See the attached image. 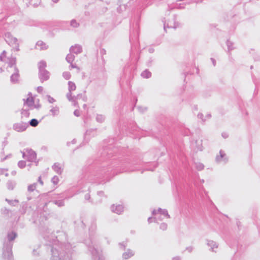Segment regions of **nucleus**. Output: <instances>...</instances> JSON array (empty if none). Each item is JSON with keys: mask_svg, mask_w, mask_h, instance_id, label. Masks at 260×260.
<instances>
[{"mask_svg": "<svg viewBox=\"0 0 260 260\" xmlns=\"http://www.w3.org/2000/svg\"><path fill=\"white\" fill-rule=\"evenodd\" d=\"M196 167L199 170H202L204 169V166L203 164L198 163L197 164Z\"/></svg>", "mask_w": 260, "mask_h": 260, "instance_id": "0eeeda50", "label": "nucleus"}, {"mask_svg": "<svg viewBox=\"0 0 260 260\" xmlns=\"http://www.w3.org/2000/svg\"><path fill=\"white\" fill-rule=\"evenodd\" d=\"M18 165L20 168H23L26 165L25 162L24 161H20L18 163Z\"/></svg>", "mask_w": 260, "mask_h": 260, "instance_id": "6e6552de", "label": "nucleus"}, {"mask_svg": "<svg viewBox=\"0 0 260 260\" xmlns=\"http://www.w3.org/2000/svg\"><path fill=\"white\" fill-rule=\"evenodd\" d=\"M118 208H121V207L120 206H118Z\"/></svg>", "mask_w": 260, "mask_h": 260, "instance_id": "9b49d317", "label": "nucleus"}, {"mask_svg": "<svg viewBox=\"0 0 260 260\" xmlns=\"http://www.w3.org/2000/svg\"><path fill=\"white\" fill-rule=\"evenodd\" d=\"M15 129L18 132L24 131L27 128V124L21 123H17L15 126Z\"/></svg>", "mask_w": 260, "mask_h": 260, "instance_id": "f03ea898", "label": "nucleus"}, {"mask_svg": "<svg viewBox=\"0 0 260 260\" xmlns=\"http://www.w3.org/2000/svg\"><path fill=\"white\" fill-rule=\"evenodd\" d=\"M34 100L32 97H29L27 98L26 101V104H27L28 106H31L34 104Z\"/></svg>", "mask_w": 260, "mask_h": 260, "instance_id": "20e7f679", "label": "nucleus"}, {"mask_svg": "<svg viewBox=\"0 0 260 260\" xmlns=\"http://www.w3.org/2000/svg\"><path fill=\"white\" fill-rule=\"evenodd\" d=\"M134 255V253L131 250H128L126 252H124L123 254V257L125 259H128L129 257H132Z\"/></svg>", "mask_w": 260, "mask_h": 260, "instance_id": "7ed1b4c3", "label": "nucleus"}, {"mask_svg": "<svg viewBox=\"0 0 260 260\" xmlns=\"http://www.w3.org/2000/svg\"><path fill=\"white\" fill-rule=\"evenodd\" d=\"M71 24L73 26H77V25H78V24L76 23V22L75 21H72L71 22Z\"/></svg>", "mask_w": 260, "mask_h": 260, "instance_id": "1a4fd4ad", "label": "nucleus"}, {"mask_svg": "<svg viewBox=\"0 0 260 260\" xmlns=\"http://www.w3.org/2000/svg\"><path fill=\"white\" fill-rule=\"evenodd\" d=\"M23 157L29 161H34L36 159L37 155L33 150L26 149L23 152Z\"/></svg>", "mask_w": 260, "mask_h": 260, "instance_id": "f257e3e1", "label": "nucleus"}, {"mask_svg": "<svg viewBox=\"0 0 260 260\" xmlns=\"http://www.w3.org/2000/svg\"><path fill=\"white\" fill-rule=\"evenodd\" d=\"M39 181L40 183L41 184H43V182L42 180H41V177H39Z\"/></svg>", "mask_w": 260, "mask_h": 260, "instance_id": "9d476101", "label": "nucleus"}, {"mask_svg": "<svg viewBox=\"0 0 260 260\" xmlns=\"http://www.w3.org/2000/svg\"><path fill=\"white\" fill-rule=\"evenodd\" d=\"M38 120L36 119H32L30 121V124L32 126H36L38 125Z\"/></svg>", "mask_w": 260, "mask_h": 260, "instance_id": "423d86ee", "label": "nucleus"}, {"mask_svg": "<svg viewBox=\"0 0 260 260\" xmlns=\"http://www.w3.org/2000/svg\"><path fill=\"white\" fill-rule=\"evenodd\" d=\"M225 154L220 152L219 154L216 157V160L217 161H220L224 156Z\"/></svg>", "mask_w": 260, "mask_h": 260, "instance_id": "39448f33", "label": "nucleus"}]
</instances>
